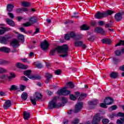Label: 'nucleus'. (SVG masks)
Returning a JSON list of instances; mask_svg holds the SVG:
<instances>
[{"label": "nucleus", "mask_w": 124, "mask_h": 124, "mask_svg": "<svg viewBox=\"0 0 124 124\" xmlns=\"http://www.w3.org/2000/svg\"><path fill=\"white\" fill-rule=\"evenodd\" d=\"M11 46H13V47H18L19 45V42H18V40L16 39L13 40L11 43Z\"/></svg>", "instance_id": "obj_19"}, {"label": "nucleus", "mask_w": 124, "mask_h": 124, "mask_svg": "<svg viewBox=\"0 0 124 124\" xmlns=\"http://www.w3.org/2000/svg\"><path fill=\"white\" fill-rule=\"evenodd\" d=\"M120 70L124 72V64L119 67Z\"/></svg>", "instance_id": "obj_64"}, {"label": "nucleus", "mask_w": 124, "mask_h": 124, "mask_svg": "<svg viewBox=\"0 0 124 124\" xmlns=\"http://www.w3.org/2000/svg\"><path fill=\"white\" fill-rule=\"evenodd\" d=\"M37 17L35 16H33L30 17V18L29 19V22L30 23H31V24L32 25V24H34V23H36V22H37Z\"/></svg>", "instance_id": "obj_18"}, {"label": "nucleus", "mask_w": 124, "mask_h": 124, "mask_svg": "<svg viewBox=\"0 0 124 124\" xmlns=\"http://www.w3.org/2000/svg\"><path fill=\"white\" fill-rule=\"evenodd\" d=\"M116 124H124V122H123L122 121V120H120V119H118L117 122H116Z\"/></svg>", "instance_id": "obj_58"}, {"label": "nucleus", "mask_w": 124, "mask_h": 124, "mask_svg": "<svg viewBox=\"0 0 124 124\" xmlns=\"http://www.w3.org/2000/svg\"><path fill=\"white\" fill-rule=\"evenodd\" d=\"M20 89L21 91H22L23 92L26 89V86H25V85H21L20 87Z\"/></svg>", "instance_id": "obj_55"}, {"label": "nucleus", "mask_w": 124, "mask_h": 124, "mask_svg": "<svg viewBox=\"0 0 124 124\" xmlns=\"http://www.w3.org/2000/svg\"><path fill=\"white\" fill-rule=\"evenodd\" d=\"M46 93H47V94L49 96H51V95H52V94H53V92H51L50 90H47L46 91Z\"/></svg>", "instance_id": "obj_51"}, {"label": "nucleus", "mask_w": 124, "mask_h": 124, "mask_svg": "<svg viewBox=\"0 0 124 124\" xmlns=\"http://www.w3.org/2000/svg\"><path fill=\"white\" fill-rule=\"evenodd\" d=\"M66 89L67 87H64L63 89L58 90V94L59 95H68L70 93V91L66 90Z\"/></svg>", "instance_id": "obj_5"}, {"label": "nucleus", "mask_w": 124, "mask_h": 124, "mask_svg": "<svg viewBox=\"0 0 124 124\" xmlns=\"http://www.w3.org/2000/svg\"><path fill=\"white\" fill-rule=\"evenodd\" d=\"M3 30H0V35H1L2 34H4L5 31H10L11 29L10 28H3Z\"/></svg>", "instance_id": "obj_28"}, {"label": "nucleus", "mask_w": 124, "mask_h": 124, "mask_svg": "<svg viewBox=\"0 0 124 124\" xmlns=\"http://www.w3.org/2000/svg\"><path fill=\"white\" fill-rule=\"evenodd\" d=\"M11 106V101L8 100L5 101L3 105V108L5 109H8Z\"/></svg>", "instance_id": "obj_13"}, {"label": "nucleus", "mask_w": 124, "mask_h": 124, "mask_svg": "<svg viewBox=\"0 0 124 124\" xmlns=\"http://www.w3.org/2000/svg\"><path fill=\"white\" fill-rule=\"evenodd\" d=\"M67 86L69 87L71 89H73V88H74V84L71 82H68L67 83Z\"/></svg>", "instance_id": "obj_42"}, {"label": "nucleus", "mask_w": 124, "mask_h": 124, "mask_svg": "<svg viewBox=\"0 0 124 124\" xmlns=\"http://www.w3.org/2000/svg\"><path fill=\"white\" fill-rule=\"evenodd\" d=\"M111 108L112 110H116V109L118 108V107L117 106V105H113L111 107Z\"/></svg>", "instance_id": "obj_60"}, {"label": "nucleus", "mask_w": 124, "mask_h": 124, "mask_svg": "<svg viewBox=\"0 0 124 124\" xmlns=\"http://www.w3.org/2000/svg\"><path fill=\"white\" fill-rule=\"evenodd\" d=\"M107 14L106 17L108 16V15H112L113 13H114V11L111 10H108L107 12H105Z\"/></svg>", "instance_id": "obj_43"}, {"label": "nucleus", "mask_w": 124, "mask_h": 124, "mask_svg": "<svg viewBox=\"0 0 124 124\" xmlns=\"http://www.w3.org/2000/svg\"><path fill=\"white\" fill-rule=\"evenodd\" d=\"M70 98L71 100H76L77 98L73 94H70Z\"/></svg>", "instance_id": "obj_47"}, {"label": "nucleus", "mask_w": 124, "mask_h": 124, "mask_svg": "<svg viewBox=\"0 0 124 124\" xmlns=\"http://www.w3.org/2000/svg\"><path fill=\"white\" fill-rule=\"evenodd\" d=\"M122 15L121 13H117L115 14L114 18L116 21H117V22H120V21H121V20L123 19V17L122 16Z\"/></svg>", "instance_id": "obj_17"}, {"label": "nucleus", "mask_w": 124, "mask_h": 124, "mask_svg": "<svg viewBox=\"0 0 124 124\" xmlns=\"http://www.w3.org/2000/svg\"><path fill=\"white\" fill-rule=\"evenodd\" d=\"M110 78H112L113 79H116L117 77H118V73L116 72H112L110 75Z\"/></svg>", "instance_id": "obj_31"}, {"label": "nucleus", "mask_w": 124, "mask_h": 124, "mask_svg": "<svg viewBox=\"0 0 124 124\" xmlns=\"http://www.w3.org/2000/svg\"><path fill=\"white\" fill-rule=\"evenodd\" d=\"M73 124H79V119H76L72 123Z\"/></svg>", "instance_id": "obj_53"}, {"label": "nucleus", "mask_w": 124, "mask_h": 124, "mask_svg": "<svg viewBox=\"0 0 124 124\" xmlns=\"http://www.w3.org/2000/svg\"><path fill=\"white\" fill-rule=\"evenodd\" d=\"M24 75H26V76H28V78H30V79H32V80H40L41 79V76L36 75H31V71L30 70H28L26 71H25L24 72Z\"/></svg>", "instance_id": "obj_4"}, {"label": "nucleus", "mask_w": 124, "mask_h": 124, "mask_svg": "<svg viewBox=\"0 0 124 124\" xmlns=\"http://www.w3.org/2000/svg\"><path fill=\"white\" fill-rule=\"evenodd\" d=\"M76 34L73 31L70 32L69 33L65 34L64 39L65 40H69L70 38H73L74 39Z\"/></svg>", "instance_id": "obj_9"}, {"label": "nucleus", "mask_w": 124, "mask_h": 124, "mask_svg": "<svg viewBox=\"0 0 124 124\" xmlns=\"http://www.w3.org/2000/svg\"><path fill=\"white\" fill-rule=\"evenodd\" d=\"M16 13H22V12H27V11H29V10L27 8H19L16 9Z\"/></svg>", "instance_id": "obj_16"}, {"label": "nucleus", "mask_w": 124, "mask_h": 124, "mask_svg": "<svg viewBox=\"0 0 124 124\" xmlns=\"http://www.w3.org/2000/svg\"><path fill=\"white\" fill-rule=\"evenodd\" d=\"M22 5L25 7H29L31 6V3H30L29 2L23 1L22 2Z\"/></svg>", "instance_id": "obj_33"}, {"label": "nucleus", "mask_w": 124, "mask_h": 124, "mask_svg": "<svg viewBox=\"0 0 124 124\" xmlns=\"http://www.w3.org/2000/svg\"><path fill=\"white\" fill-rule=\"evenodd\" d=\"M113 60L114 63H118L119 62L120 60L116 57H113Z\"/></svg>", "instance_id": "obj_48"}, {"label": "nucleus", "mask_w": 124, "mask_h": 124, "mask_svg": "<svg viewBox=\"0 0 124 124\" xmlns=\"http://www.w3.org/2000/svg\"><path fill=\"white\" fill-rule=\"evenodd\" d=\"M6 22L7 23L8 25H9V26H12V27H15V23H14V21L11 19H7Z\"/></svg>", "instance_id": "obj_24"}, {"label": "nucleus", "mask_w": 124, "mask_h": 124, "mask_svg": "<svg viewBox=\"0 0 124 124\" xmlns=\"http://www.w3.org/2000/svg\"><path fill=\"white\" fill-rule=\"evenodd\" d=\"M9 63H10L9 61L0 59V64H9Z\"/></svg>", "instance_id": "obj_34"}, {"label": "nucleus", "mask_w": 124, "mask_h": 124, "mask_svg": "<svg viewBox=\"0 0 124 124\" xmlns=\"http://www.w3.org/2000/svg\"><path fill=\"white\" fill-rule=\"evenodd\" d=\"M17 38L18 39L22 41V42H24V37L23 34H19L17 36Z\"/></svg>", "instance_id": "obj_35"}, {"label": "nucleus", "mask_w": 124, "mask_h": 124, "mask_svg": "<svg viewBox=\"0 0 124 124\" xmlns=\"http://www.w3.org/2000/svg\"><path fill=\"white\" fill-rule=\"evenodd\" d=\"M22 100H27L28 98V93H23L21 96Z\"/></svg>", "instance_id": "obj_30"}, {"label": "nucleus", "mask_w": 124, "mask_h": 124, "mask_svg": "<svg viewBox=\"0 0 124 124\" xmlns=\"http://www.w3.org/2000/svg\"><path fill=\"white\" fill-rule=\"evenodd\" d=\"M42 99V94L38 92H36L34 95V97H30V100L32 104L34 106L36 105V101L37 100H41Z\"/></svg>", "instance_id": "obj_3"}, {"label": "nucleus", "mask_w": 124, "mask_h": 124, "mask_svg": "<svg viewBox=\"0 0 124 124\" xmlns=\"http://www.w3.org/2000/svg\"><path fill=\"white\" fill-rule=\"evenodd\" d=\"M69 46L67 45H64L62 46H57L58 53L64 54L60 55V57L62 58H65L68 56V49Z\"/></svg>", "instance_id": "obj_1"}, {"label": "nucleus", "mask_w": 124, "mask_h": 124, "mask_svg": "<svg viewBox=\"0 0 124 124\" xmlns=\"http://www.w3.org/2000/svg\"><path fill=\"white\" fill-rule=\"evenodd\" d=\"M20 30L22 32H24V33H26V34L28 33V32L26 31V30L23 27H21L20 28Z\"/></svg>", "instance_id": "obj_52"}, {"label": "nucleus", "mask_w": 124, "mask_h": 124, "mask_svg": "<svg viewBox=\"0 0 124 124\" xmlns=\"http://www.w3.org/2000/svg\"><path fill=\"white\" fill-rule=\"evenodd\" d=\"M58 98L56 96L54 97L51 101H50L47 106V108L48 109H55L56 108H60L62 106V104L59 103L57 104V100Z\"/></svg>", "instance_id": "obj_2"}, {"label": "nucleus", "mask_w": 124, "mask_h": 124, "mask_svg": "<svg viewBox=\"0 0 124 124\" xmlns=\"http://www.w3.org/2000/svg\"><path fill=\"white\" fill-rule=\"evenodd\" d=\"M102 42L103 44H111V43H112V41H111L110 39L105 38L102 40Z\"/></svg>", "instance_id": "obj_22"}, {"label": "nucleus", "mask_w": 124, "mask_h": 124, "mask_svg": "<svg viewBox=\"0 0 124 124\" xmlns=\"http://www.w3.org/2000/svg\"><path fill=\"white\" fill-rule=\"evenodd\" d=\"M9 90L10 91H17V90H18V87L15 85H13L11 86Z\"/></svg>", "instance_id": "obj_38"}, {"label": "nucleus", "mask_w": 124, "mask_h": 124, "mask_svg": "<svg viewBox=\"0 0 124 124\" xmlns=\"http://www.w3.org/2000/svg\"><path fill=\"white\" fill-rule=\"evenodd\" d=\"M21 80H23V81H25L27 82V81H28L29 79H28V78H27L26 77H22Z\"/></svg>", "instance_id": "obj_62"}, {"label": "nucleus", "mask_w": 124, "mask_h": 124, "mask_svg": "<svg viewBox=\"0 0 124 124\" xmlns=\"http://www.w3.org/2000/svg\"><path fill=\"white\" fill-rule=\"evenodd\" d=\"M83 45V42L81 41H77L74 43V46L75 47H81Z\"/></svg>", "instance_id": "obj_20"}, {"label": "nucleus", "mask_w": 124, "mask_h": 124, "mask_svg": "<svg viewBox=\"0 0 124 124\" xmlns=\"http://www.w3.org/2000/svg\"><path fill=\"white\" fill-rule=\"evenodd\" d=\"M13 8H14V6L10 4H8L7 7V11H8L9 12H11V11L13 10Z\"/></svg>", "instance_id": "obj_29"}, {"label": "nucleus", "mask_w": 124, "mask_h": 124, "mask_svg": "<svg viewBox=\"0 0 124 124\" xmlns=\"http://www.w3.org/2000/svg\"><path fill=\"white\" fill-rule=\"evenodd\" d=\"M50 45L48 43V41L47 40H44V42H42L41 43V48L43 49L44 51H45L48 49Z\"/></svg>", "instance_id": "obj_10"}, {"label": "nucleus", "mask_w": 124, "mask_h": 124, "mask_svg": "<svg viewBox=\"0 0 124 124\" xmlns=\"http://www.w3.org/2000/svg\"><path fill=\"white\" fill-rule=\"evenodd\" d=\"M100 106L102 108H107V107H106V105L104 103H101L100 104Z\"/></svg>", "instance_id": "obj_56"}, {"label": "nucleus", "mask_w": 124, "mask_h": 124, "mask_svg": "<svg viewBox=\"0 0 124 124\" xmlns=\"http://www.w3.org/2000/svg\"><path fill=\"white\" fill-rule=\"evenodd\" d=\"M86 96H87V94H81L78 99V101H81V100H82V99H84V98H85V97H86Z\"/></svg>", "instance_id": "obj_36"}, {"label": "nucleus", "mask_w": 124, "mask_h": 124, "mask_svg": "<svg viewBox=\"0 0 124 124\" xmlns=\"http://www.w3.org/2000/svg\"><path fill=\"white\" fill-rule=\"evenodd\" d=\"M74 40H80V39H82V36L80 35H75Z\"/></svg>", "instance_id": "obj_41"}, {"label": "nucleus", "mask_w": 124, "mask_h": 124, "mask_svg": "<svg viewBox=\"0 0 124 124\" xmlns=\"http://www.w3.org/2000/svg\"><path fill=\"white\" fill-rule=\"evenodd\" d=\"M98 103V100H95L93 101H90L88 102L89 105L93 106V105H96Z\"/></svg>", "instance_id": "obj_27"}, {"label": "nucleus", "mask_w": 124, "mask_h": 124, "mask_svg": "<svg viewBox=\"0 0 124 124\" xmlns=\"http://www.w3.org/2000/svg\"><path fill=\"white\" fill-rule=\"evenodd\" d=\"M9 48L8 47L3 46L0 48V52H4V53H9Z\"/></svg>", "instance_id": "obj_25"}, {"label": "nucleus", "mask_w": 124, "mask_h": 124, "mask_svg": "<svg viewBox=\"0 0 124 124\" xmlns=\"http://www.w3.org/2000/svg\"><path fill=\"white\" fill-rule=\"evenodd\" d=\"M7 38L5 37H0V42L3 44H6L7 43Z\"/></svg>", "instance_id": "obj_23"}, {"label": "nucleus", "mask_w": 124, "mask_h": 124, "mask_svg": "<svg viewBox=\"0 0 124 124\" xmlns=\"http://www.w3.org/2000/svg\"><path fill=\"white\" fill-rule=\"evenodd\" d=\"M105 28H112V24L111 23H107Z\"/></svg>", "instance_id": "obj_57"}, {"label": "nucleus", "mask_w": 124, "mask_h": 124, "mask_svg": "<svg viewBox=\"0 0 124 124\" xmlns=\"http://www.w3.org/2000/svg\"><path fill=\"white\" fill-rule=\"evenodd\" d=\"M117 116L118 117H124V113H123L122 112H119L117 114Z\"/></svg>", "instance_id": "obj_61"}, {"label": "nucleus", "mask_w": 124, "mask_h": 124, "mask_svg": "<svg viewBox=\"0 0 124 124\" xmlns=\"http://www.w3.org/2000/svg\"><path fill=\"white\" fill-rule=\"evenodd\" d=\"M62 100L63 104H64L67 102V98H65V97H62Z\"/></svg>", "instance_id": "obj_46"}, {"label": "nucleus", "mask_w": 124, "mask_h": 124, "mask_svg": "<svg viewBox=\"0 0 124 124\" xmlns=\"http://www.w3.org/2000/svg\"><path fill=\"white\" fill-rule=\"evenodd\" d=\"M102 123L103 124H107L109 123V120L106 119H103L102 121Z\"/></svg>", "instance_id": "obj_49"}, {"label": "nucleus", "mask_w": 124, "mask_h": 124, "mask_svg": "<svg viewBox=\"0 0 124 124\" xmlns=\"http://www.w3.org/2000/svg\"><path fill=\"white\" fill-rule=\"evenodd\" d=\"M31 25L32 24L30 21L23 24V25L24 26V27H31Z\"/></svg>", "instance_id": "obj_44"}, {"label": "nucleus", "mask_w": 124, "mask_h": 124, "mask_svg": "<svg viewBox=\"0 0 124 124\" xmlns=\"http://www.w3.org/2000/svg\"><path fill=\"white\" fill-rule=\"evenodd\" d=\"M107 14L105 13V12H98L94 15L95 18L96 19H102V18H104L106 17Z\"/></svg>", "instance_id": "obj_7"}, {"label": "nucleus", "mask_w": 124, "mask_h": 124, "mask_svg": "<svg viewBox=\"0 0 124 124\" xmlns=\"http://www.w3.org/2000/svg\"><path fill=\"white\" fill-rule=\"evenodd\" d=\"M100 116H99V114L97 113L95 116L93 117V120L92 121L93 124H99L100 123Z\"/></svg>", "instance_id": "obj_8"}, {"label": "nucleus", "mask_w": 124, "mask_h": 124, "mask_svg": "<svg viewBox=\"0 0 124 124\" xmlns=\"http://www.w3.org/2000/svg\"><path fill=\"white\" fill-rule=\"evenodd\" d=\"M57 51L58 53V46L55 48H53L52 50H50L49 52L50 56H55L56 55V52Z\"/></svg>", "instance_id": "obj_21"}, {"label": "nucleus", "mask_w": 124, "mask_h": 124, "mask_svg": "<svg viewBox=\"0 0 124 124\" xmlns=\"http://www.w3.org/2000/svg\"><path fill=\"white\" fill-rule=\"evenodd\" d=\"M8 15L10 17V18H11V19H13V18H14V15H13V14L11 13H9Z\"/></svg>", "instance_id": "obj_59"}, {"label": "nucleus", "mask_w": 124, "mask_h": 124, "mask_svg": "<svg viewBox=\"0 0 124 124\" xmlns=\"http://www.w3.org/2000/svg\"><path fill=\"white\" fill-rule=\"evenodd\" d=\"M23 117L24 120H29L31 118V114L27 112L24 111L23 113Z\"/></svg>", "instance_id": "obj_26"}, {"label": "nucleus", "mask_w": 124, "mask_h": 124, "mask_svg": "<svg viewBox=\"0 0 124 124\" xmlns=\"http://www.w3.org/2000/svg\"><path fill=\"white\" fill-rule=\"evenodd\" d=\"M55 73L56 75H60L61 73H62V71L61 70H57L55 71Z\"/></svg>", "instance_id": "obj_54"}, {"label": "nucleus", "mask_w": 124, "mask_h": 124, "mask_svg": "<svg viewBox=\"0 0 124 124\" xmlns=\"http://www.w3.org/2000/svg\"><path fill=\"white\" fill-rule=\"evenodd\" d=\"M80 29L82 31H88L89 30V27L87 25L84 24L81 27Z\"/></svg>", "instance_id": "obj_37"}, {"label": "nucleus", "mask_w": 124, "mask_h": 124, "mask_svg": "<svg viewBox=\"0 0 124 124\" xmlns=\"http://www.w3.org/2000/svg\"><path fill=\"white\" fill-rule=\"evenodd\" d=\"M114 101L113 100V99H112L111 98H110V97H107L105 99V104L106 105H110V104H112V103H113V102Z\"/></svg>", "instance_id": "obj_11"}, {"label": "nucleus", "mask_w": 124, "mask_h": 124, "mask_svg": "<svg viewBox=\"0 0 124 124\" xmlns=\"http://www.w3.org/2000/svg\"><path fill=\"white\" fill-rule=\"evenodd\" d=\"M114 54L115 55H116V56H117L118 57H120V56L122 55V51L118 49V50H116L115 51H114Z\"/></svg>", "instance_id": "obj_39"}, {"label": "nucleus", "mask_w": 124, "mask_h": 124, "mask_svg": "<svg viewBox=\"0 0 124 124\" xmlns=\"http://www.w3.org/2000/svg\"><path fill=\"white\" fill-rule=\"evenodd\" d=\"M6 77V75H2L0 76V79H2V80L5 79Z\"/></svg>", "instance_id": "obj_63"}, {"label": "nucleus", "mask_w": 124, "mask_h": 124, "mask_svg": "<svg viewBox=\"0 0 124 124\" xmlns=\"http://www.w3.org/2000/svg\"><path fill=\"white\" fill-rule=\"evenodd\" d=\"M109 117L110 119H114V117H117V114L113 113H112L111 114H109Z\"/></svg>", "instance_id": "obj_50"}, {"label": "nucleus", "mask_w": 124, "mask_h": 124, "mask_svg": "<svg viewBox=\"0 0 124 124\" xmlns=\"http://www.w3.org/2000/svg\"><path fill=\"white\" fill-rule=\"evenodd\" d=\"M34 65L37 68H42V64L40 62H37L34 63Z\"/></svg>", "instance_id": "obj_32"}, {"label": "nucleus", "mask_w": 124, "mask_h": 124, "mask_svg": "<svg viewBox=\"0 0 124 124\" xmlns=\"http://www.w3.org/2000/svg\"><path fill=\"white\" fill-rule=\"evenodd\" d=\"M16 67L18 68H21V69H27L28 66L26 65H24L20 62L17 63L16 64Z\"/></svg>", "instance_id": "obj_14"}, {"label": "nucleus", "mask_w": 124, "mask_h": 124, "mask_svg": "<svg viewBox=\"0 0 124 124\" xmlns=\"http://www.w3.org/2000/svg\"><path fill=\"white\" fill-rule=\"evenodd\" d=\"M95 32H97V33H101V34H103L104 35L106 34V33H105L103 29L100 27L96 28L95 29Z\"/></svg>", "instance_id": "obj_12"}, {"label": "nucleus", "mask_w": 124, "mask_h": 124, "mask_svg": "<svg viewBox=\"0 0 124 124\" xmlns=\"http://www.w3.org/2000/svg\"><path fill=\"white\" fill-rule=\"evenodd\" d=\"M5 72H7V69L0 67V73H5Z\"/></svg>", "instance_id": "obj_45"}, {"label": "nucleus", "mask_w": 124, "mask_h": 124, "mask_svg": "<svg viewBox=\"0 0 124 124\" xmlns=\"http://www.w3.org/2000/svg\"><path fill=\"white\" fill-rule=\"evenodd\" d=\"M10 76L8 77V79H9V80H12L13 78H15L16 77L15 74L14 73H10Z\"/></svg>", "instance_id": "obj_40"}, {"label": "nucleus", "mask_w": 124, "mask_h": 124, "mask_svg": "<svg viewBox=\"0 0 124 124\" xmlns=\"http://www.w3.org/2000/svg\"><path fill=\"white\" fill-rule=\"evenodd\" d=\"M45 77L46 78L45 83H46V84H48V83L50 82V80L51 78H52V74L49 73H46V74Z\"/></svg>", "instance_id": "obj_15"}, {"label": "nucleus", "mask_w": 124, "mask_h": 124, "mask_svg": "<svg viewBox=\"0 0 124 124\" xmlns=\"http://www.w3.org/2000/svg\"><path fill=\"white\" fill-rule=\"evenodd\" d=\"M83 108V102H79L76 104L74 108V113H79Z\"/></svg>", "instance_id": "obj_6"}]
</instances>
